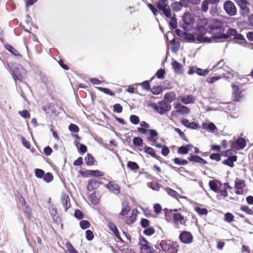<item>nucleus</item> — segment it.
Instances as JSON below:
<instances>
[{
	"label": "nucleus",
	"instance_id": "33",
	"mask_svg": "<svg viewBox=\"0 0 253 253\" xmlns=\"http://www.w3.org/2000/svg\"><path fill=\"white\" fill-rule=\"evenodd\" d=\"M88 173L90 175L95 176V177H100V176H102L104 175V173L103 172L98 170H89Z\"/></svg>",
	"mask_w": 253,
	"mask_h": 253
},
{
	"label": "nucleus",
	"instance_id": "11",
	"mask_svg": "<svg viewBox=\"0 0 253 253\" xmlns=\"http://www.w3.org/2000/svg\"><path fill=\"white\" fill-rule=\"evenodd\" d=\"M179 239L181 242L188 244L192 243L193 236L192 234L188 231H182L179 235Z\"/></svg>",
	"mask_w": 253,
	"mask_h": 253
},
{
	"label": "nucleus",
	"instance_id": "25",
	"mask_svg": "<svg viewBox=\"0 0 253 253\" xmlns=\"http://www.w3.org/2000/svg\"><path fill=\"white\" fill-rule=\"evenodd\" d=\"M4 46L5 48L13 55L16 56L22 57V55L20 54V53L11 45L5 44Z\"/></svg>",
	"mask_w": 253,
	"mask_h": 253
},
{
	"label": "nucleus",
	"instance_id": "52",
	"mask_svg": "<svg viewBox=\"0 0 253 253\" xmlns=\"http://www.w3.org/2000/svg\"><path fill=\"white\" fill-rule=\"evenodd\" d=\"M18 114L23 118H30V114L27 110L19 111Z\"/></svg>",
	"mask_w": 253,
	"mask_h": 253
},
{
	"label": "nucleus",
	"instance_id": "29",
	"mask_svg": "<svg viewBox=\"0 0 253 253\" xmlns=\"http://www.w3.org/2000/svg\"><path fill=\"white\" fill-rule=\"evenodd\" d=\"M247 5L240 6V13L243 17L247 16L250 12V9L247 6Z\"/></svg>",
	"mask_w": 253,
	"mask_h": 253
},
{
	"label": "nucleus",
	"instance_id": "6",
	"mask_svg": "<svg viewBox=\"0 0 253 253\" xmlns=\"http://www.w3.org/2000/svg\"><path fill=\"white\" fill-rule=\"evenodd\" d=\"M222 23L217 19H213L211 20V23L210 25V32L213 34V36L211 37H213L214 35L219 34V33H221V32H223L224 29L222 26Z\"/></svg>",
	"mask_w": 253,
	"mask_h": 253
},
{
	"label": "nucleus",
	"instance_id": "48",
	"mask_svg": "<svg viewBox=\"0 0 253 253\" xmlns=\"http://www.w3.org/2000/svg\"><path fill=\"white\" fill-rule=\"evenodd\" d=\"M169 18L170 19L169 23L170 27L172 29H175L177 27V20L176 18L171 16V18Z\"/></svg>",
	"mask_w": 253,
	"mask_h": 253
},
{
	"label": "nucleus",
	"instance_id": "61",
	"mask_svg": "<svg viewBox=\"0 0 253 253\" xmlns=\"http://www.w3.org/2000/svg\"><path fill=\"white\" fill-rule=\"evenodd\" d=\"M165 74V71L164 69H160L156 73V76L159 79H163Z\"/></svg>",
	"mask_w": 253,
	"mask_h": 253
},
{
	"label": "nucleus",
	"instance_id": "36",
	"mask_svg": "<svg viewBox=\"0 0 253 253\" xmlns=\"http://www.w3.org/2000/svg\"><path fill=\"white\" fill-rule=\"evenodd\" d=\"M85 162L87 165H92L94 164V158L90 154H87L84 159Z\"/></svg>",
	"mask_w": 253,
	"mask_h": 253
},
{
	"label": "nucleus",
	"instance_id": "41",
	"mask_svg": "<svg viewBox=\"0 0 253 253\" xmlns=\"http://www.w3.org/2000/svg\"><path fill=\"white\" fill-rule=\"evenodd\" d=\"M42 178L43 180L47 183L51 182L53 179L52 174L50 172H47L46 173L44 174Z\"/></svg>",
	"mask_w": 253,
	"mask_h": 253
},
{
	"label": "nucleus",
	"instance_id": "63",
	"mask_svg": "<svg viewBox=\"0 0 253 253\" xmlns=\"http://www.w3.org/2000/svg\"><path fill=\"white\" fill-rule=\"evenodd\" d=\"M108 227L109 229L113 232H116L118 234V230L116 226L112 222H109L108 223Z\"/></svg>",
	"mask_w": 253,
	"mask_h": 253
},
{
	"label": "nucleus",
	"instance_id": "19",
	"mask_svg": "<svg viewBox=\"0 0 253 253\" xmlns=\"http://www.w3.org/2000/svg\"><path fill=\"white\" fill-rule=\"evenodd\" d=\"M174 107L176 109V112L181 114H188L190 112L189 108L179 103L176 104Z\"/></svg>",
	"mask_w": 253,
	"mask_h": 253
},
{
	"label": "nucleus",
	"instance_id": "22",
	"mask_svg": "<svg viewBox=\"0 0 253 253\" xmlns=\"http://www.w3.org/2000/svg\"><path fill=\"white\" fill-rule=\"evenodd\" d=\"M209 184L211 190L215 192H217L219 189V185H221V183L217 180H210Z\"/></svg>",
	"mask_w": 253,
	"mask_h": 253
},
{
	"label": "nucleus",
	"instance_id": "3",
	"mask_svg": "<svg viewBox=\"0 0 253 253\" xmlns=\"http://www.w3.org/2000/svg\"><path fill=\"white\" fill-rule=\"evenodd\" d=\"M151 106L160 115H164L170 110L171 105L164 100L159 101L157 104L153 103Z\"/></svg>",
	"mask_w": 253,
	"mask_h": 253
},
{
	"label": "nucleus",
	"instance_id": "15",
	"mask_svg": "<svg viewBox=\"0 0 253 253\" xmlns=\"http://www.w3.org/2000/svg\"><path fill=\"white\" fill-rule=\"evenodd\" d=\"M210 70H209L208 69H205V70H203L201 68L191 67L190 68V69L189 70L188 74L189 75H192V74L196 73L199 76H205L209 73V72Z\"/></svg>",
	"mask_w": 253,
	"mask_h": 253
},
{
	"label": "nucleus",
	"instance_id": "28",
	"mask_svg": "<svg viewBox=\"0 0 253 253\" xmlns=\"http://www.w3.org/2000/svg\"><path fill=\"white\" fill-rule=\"evenodd\" d=\"M175 98V94L173 92L167 93L164 96V99L169 103L172 102Z\"/></svg>",
	"mask_w": 253,
	"mask_h": 253
},
{
	"label": "nucleus",
	"instance_id": "21",
	"mask_svg": "<svg viewBox=\"0 0 253 253\" xmlns=\"http://www.w3.org/2000/svg\"><path fill=\"white\" fill-rule=\"evenodd\" d=\"M180 100L183 103L185 104H188L193 103L195 100V97L192 95H187L182 96L180 98Z\"/></svg>",
	"mask_w": 253,
	"mask_h": 253
},
{
	"label": "nucleus",
	"instance_id": "40",
	"mask_svg": "<svg viewBox=\"0 0 253 253\" xmlns=\"http://www.w3.org/2000/svg\"><path fill=\"white\" fill-rule=\"evenodd\" d=\"M99 183L94 180H91L87 186V188L89 190H92L93 189H96L98 186Z\"/></svg>",
	"mask_w": 253,
	"mask_h": 253
},
{
	"label": "nucleus",
	"instance_id": "5",
	"mask_svg": "<svg viewBox=\"0 0 253 253\" xmlns=\"http://www.w3.org/2000/svg\"><path fill=\"white\" fill-rule=\"evenodd\" d=\"M139 245L141 253H156L155 250L151 247L150 243L143 237H139Z\"/></svg>",
	"mask_w": 253,
	"mask_h": 253
},
{
	"label": "nucleus",
	"instance_id": "37",
	"mask_svg": "<svg viewBox=\"0 0 253 253\" xmlns=\"http://www.w3.org/2000/svg\"><path fill=\"white\" fill-rule=\"evenodd\" d=\"M127 167L131 170H136L139 169V166L135 162L128 161L127 163Z\"/></svg>",
	"mask_w": 253,
	"mask_h": 253
},
{
	"label": "nucleus",
	"instance_id": "32",
	"mask_svg": "<svg viewBox=\"0 0 253 253\" xmlns=\"http://www.w3.org/2000/svg\"><path fill=\"white\" fill-rule=\"evenodd\" d=\"M122 206L123 208L120 214L122 216H124L126 215L127 213L130 211V208L128 205L125 204L124 203L122 204Z\"/></svg>",
	"mask_w": 253,
	"mask_h": 253
},
{
	"label": "nucleus",
	"instance_id": "59",
	"mask_svg": "<svg viewBox=\"0 0 253 253\" xmlns=\"http://www.w3.org/2000/svg\"><path fill=\"white\" fill-rule=\"evenodd\" d=\"M69 129L71 131L78 132L79 131V127L75 124H71L69 126Z\"/></svg>",
	"mask_w": 253,
	"mask_h": 253
},
{
	"label": "nucleus",
	"instance_id": "18",
	"mask_svg": "<svg viewBox=\"0 0 253 253\" xmlns=\"http://www.w3.org/2000/svg\"><path fill=\"white\" fill-rule=\"evenodd\" d=\"M181 124L186 127L192 129H196L200 127L199 125L195 122H190L188 120L184 119L181 121Z\"/></svg>",
	"mask_w": 253,
	"mask_h": 253
},
{
	"label": "nucleus",
	"instance_id": "42",
	"mask_svg": "<svg viewBox=\"0 0 253 253\" xmlns=\"http://www.w3.org/2000/svg\"><path fill=\"white\" fill-rule=\"evenodd\" d=\"M129 120L132 124L135 125L138 124L140 122L139 117L135 115H130Z\"/></svg>",
	"mask_w": 253,
	"mask_h": 253
},
{
	"label": "nucleus",
	"instance_id": "49",
	"mask_svg": "<svg viewBox=\"0 0 253 253\" xmlns=\"http://www.w3.org/2000/svg\"><path fill=\"white\" fill-rule=\"evenodd\" d=\"M35 173L37 177L39 178H42L44 175V171L41 169H36L35 170Z\"/></svg>",
	"mask_w": 253,
	"mask_h": 253
},
{
	"label": "nucleus",
	"instance_id": "8",
	"mask_svg": "<svg viewBox=\"0 0 253 253\" xmlns=\"http://www.w3.org/2000/svg\"><path fill=\"white\" fill-rule=\"evenodd\" d=\"M211 70L216 71L218 70H221L220 73L223 75L226 78H229V76H226L225 72L230 73V69L225 64L224 60H220L216 65L213 66Z\"/></svg>",
	"mask_w": 253,
	"mask_h": 253
},
{
	"label": "nucleus",
	"instance_id": "17",
	"mask_svg": "<svg viewBox=\"0 0 253 253\" xmlns=\"http://www.w3.org/2000/svg\"><path fill=\"white\" fill-rule=\"evenodd\" d=\"M61 201L65 211H66L70 208L71 206L70 198L69 196L65 194H62L61 197Z\"/></svg>",
	"mask_w": 253,
	"mask_h": 253
},
{
	"label": "nucleus",
	"instance_id": "53",
	"mask_svg": "<svg viewBox=\"0 0 253 253\" xmlns=\"http://www.w3.org/2000/svg\"><path fill=\"white\" fill-rule=\"evenodd\" d=\"M147 5L155 16L158 15L159 13L158 10L152 4L147 3Z\"/></svg>",
	"mask_w": 253,
	"mask_h": 253
},
{
	"label": "nucleus",
	"instance_id": "13",
	"mask_svg": "<svg viewBox=\"0 0 253 253\" xmlns=\"http://www.w3.org/2000/svg\"><path fill=\"white\" fill-rule=\"evenodd\" d=\"M233 89V96L234 101H239L244 96L242 94L243 90L240 91L238 86L234 84L231 85Z\"/></svg>",
	"mask_w": 253,
	"mask_h": 253
},
{
	"label": "nucleus",
	"instance_id": "45",
	"mask_svg": "<svg viewBox=\"0 0 253 253\" xmlns=\"http://www.w3.org/2000/svg\"><path fill=\"white\" fill-rule=\"evenodd\" d=\"M97 88L98 90H99L100 91L104 92V93H105L106 94H108V95H109L111 96L114 95V93H113L110 89H109L108 88L102 87H97Z\"/></svg>",
	"mask_w": 253,
	"mask_h": 253
},
{
	"label": "nucleus",
	"instance_id": "9",
	"mask_svg": "<svg viewBox=\"0 0 253 253\" xmlns=\"http://www.w3.org/2000/svg\"><path fill=\"white\" fill-rule=\"evenodd\" d=\"M223 8L226 13L230 16H234L236 14V8L233 2L230 0L225 1Z\"/></svg>",
	"mask_w": 253,
	"mask_h": 253
},
{
	"label": "nucleus",
	"instance_id": "60",
	"mask_svg": "<svg viewBox=\"0 0 253 253\" xmlns=\"http://www.w3.org/2000/svg\"><path fill=\"white\" fill-rule=\"evenodd\" d=\"M241 210L246 212L249 214L253 215V211L251 209H250L248 206H242L241 207Z\"/></svg>",
	"mask_w": 253,
	"mask_h": 253
},
{
	"label": "nucleus",
	"instance_id": "39",
	"mask_svg": "<svg viewBox=\"0 0 253 253\" xmlns=\"http://www.w3.org/2000/svg\"><path fill=\"white\" fill-rule=\"evenodd\" d=\"M171 7L175 11H179L182 8V5L180 3L175 1L172 3Z\"/></svg>",
	"mask_w": 253,
	"mask_h": 253
},
{
	"label": "nucleus",
	"instance_id": "58",
	"mask_svg": "<svg viewBox=\"0 0 253 253\" xmlns=\"http://www.w3.org/2000/svg\"><path fill=\"white\" fill-rule=\"evenodd\" d=\"M209 3V2L206 0H205L202 2V5H201V9L203 11L206 12L208 11V10L209 9V6H208Z\"/></svg>",
	"mask_w": 253,
	"mask_h": 253
},
{
	"label": "nucleus",
	"instance_id": "1",
	"mask_svg": "<svg viewBox=\"0 0 253 253\" xmlns=\"http://www.w3.org/2000/svg\"><path fill=\"white\" fill-rule=\"evenodd\" d=\"M156 249L159 250V253H177L178 245L170 240H162L159 245H155Z\"/></svg>",
	"mask_w": 253,
	"mask_h": 253
},
{
	"label": "nucleus",
	"instance_id": "57",
	"mask_svg": "<svg viewBox=\"0 0 253 253\" xmlns=\"http://www.w3.org/2000/svg\"><path fill=\"white\" fill-rule=\"evenodd\" d=\"M85 234L86 238L88 241L92 240L94 238L93 234L90 230H87L85 231Z\"/></svg>",
	"mask_w": 253,
	"mask_h": 253
},
{
	"label": "nucleus",
	"instance_id": "55",
	"mask_svg": "<svg viewBox=\"0 0 253 253\" xmlns=\"http://www.w3.org/2000/svg\"><path fill=\"white\" fill-rule=\"evenodd\" d=\"M113 108H114V109H113L114 112L119 113H120L122 112L123 107H122V105L120 104H118V103L115 104L114 105Z\"/></svg>",
	"mask_w": 253,
	"mask_h": 253
},
{
	"label": "nucleus",
	"instance_id": "10",
	"mask_svg": "<svg viewBox=\"0 0 253 253\" xmlns=\"http://www.w3.org/2000/svg\"><path fill=\"white\" fill-rule=\"evenodd\" d=\"M158 9L163 12V14L168 18H171L172 14L169 6L167 3H156Z\"/></svg>",
	"mask_w": 253,
	"mask_h": 253
},
{
	"label": "nucleus",
	"instance_id": "43",
	"mask_svg": "<svg viewBox=\"0 0 253 253\" xmlns=\"http://www.w3.org/2000/svg\"><path fill=\"white\" fill-rule=\"evenodd\" d=\"M89 199L92 204L94 205H97L99 202V200L95 193H91L89 196Z\"/></svg>",
	"mask_w": 253,
	"mask_h": 253
},
{
	"label": "nucleus",
	"instance_id": "47",
	"mask_svg": "<svg viewBox=\"0 0 253 253\" xmlns=\"http://www.w3.org/2000/svg\"><path fill=\"white\" fill-rule=\"evenodd\" d=\"M173 162L175 164L181 166H184L188 164V162L186 160H181L180 159L178 158H175L173 160Z\"/></svg>",
	"mask_w": 253,
	"mask_h": 253
},
{
	"label": "nucleus",
	"instance_id": "7",
	"mask_svg": "<svg viewBox=\"0 0 253 253\" xmlns=\"http://www.w3.org/2000/svg\"><path fill=\"white\" fill-rule=\"evenodd\" d=\"M137 130L139 132L143 134H145L148 132L149 133V136L148 137V140L153 143H154L156 139H158V133L155 129H149L142 127H138Z\"/></svg>",
	"mask_w": 253,
	"mask_h": 253
},
{
	"label": "nucleus",
	"instance_id": "64",
	"mask_svg": "<svg viewBox=\"0 0 253 253\" xmlns=\"http://www.w3.org/2000/svg\"><path fill=\"white\" fill-rule=\"evenodd\" d=\"M21 139L22 144L27 149L30 148V144L28 141H27L23 136H21Z\"/></svg>",
	"mask_w": 253,
	"mask_h": 253
},
{
	"label": "nucleus",
	"instance_id": "27",
	"mask_svg": "<svg viewBox=\"0 0 253 253\" xmlns=\"http://www.w3.org/2000/svg\"><path fill=\"white\" fill-rule=\"evenodd\" d=\"M165 190L169 196L175 199H177L180 197L179 194L176 191L170 188H166Z\"/></svg>",
	"mask_w": 253,
	"mask_h": 253
},
{
	"label": "nucleus",
	"instance_id": "23",
	"mask_svg": "<svg viewBox=\"0 0 253 253\" xmlns=\"http://www.w3.org/2000/svg\"><path fill=\"white\" fill-rule=\"evenodd\" d=\"M237 157L236 155L231 156L229 157L227 159L225 160L223 162V164L232 168L234 166L233 163L234 162H236L237 161Z\"/></svg>",
	"mask_w": 253,
	"mask_h": 253
},
{
	"label": "nucleus",
	"instance_id": "56",
	"mask_svg": "<svg viewBox=\"0 0 253 253\" xmlns=\"http://www.w3.org/2000/svg\"><path fill=\"white\" fill-rule=\"evenodd\" d=\"M174 131L178 133L180 136V137L182 138L183 140H185L186 141H187L186 139V136H185V134L183 131H181V130L178 128H174Z\"/></svg>",
	"mask_w": 253,
	"mask_h": 253
},
{
	"label": "nucleus",
	"instance_id": "24",
	"mask_svg": "<svg viewBox=\"0 0 253 253\" xmlns=\"http://www.w3.org/2000/svg\"><path fill=\"white\" fill-rule=\"evenodd\" d=\"M172 66L174 71L177 74H182V67L181 65L175 60H173L172 62Z\"/></svg>",
	"mask_w": 253,
	"mask_h": 253
},
{
	"label": "nucleus",
	"instance_id": "44",
	"mask_svg": "<svg viewBox=\"0 0 253 253\" xmlns=\"http://www.w3.org/2000/svg\"><path fill=\"white\" fill-rule=\"evenodd\" d=\"M234 219V215L230 212H227L224 214V220L227 222H231Z\"/></svg>",
	"mask_w": 253,
	"mask_h": 253
},
{
	"label": "nucleus",
	"instance_id": "4",
	"mask_svg": "<svg viewBox=\"0 0 253 253\" xmlns=\"http://www.w3.org/2000/svg\"><path fill=\"white\" fill-rule=\"evenodd\" d=\"M13 78L17 84V81H22L26 75V71L22 67L13 66L11 68Z\"/></svg>",
	"mask_w": 253,
	"mask_h": 253
},
{
	"label": "nucleus",
	"instance_id": "62",
	"mask_svg": "<svg viewBox=\"0 0 253 253\" xmlns=\"http://www.w3.org/2000/svg\"><path fill=\"white\" fill-rule=\"evenodd\" d=\"M140 223H141V225L142 227L146 228L148 227L149 224H150V222L147 219L142 218L141 220Z\"/></svg>",
	"mask_w": 253,
	"mask_h": 253
},
{
	"label": "nucleus",
	"instance_id": "12",
	"mask_svg": "<svg viewBox=\"0 0 253 253\" xmlns=\"http://www.w3.org/2000/svg\"><path fill=\"white\" fill-rule=\"evenodd\" d=\"M172 218L174 224L176 228H179V224L185 225L186 220L184 217L179 213L173 214Z\"/></svg>",
	"mask_w": 253,
	"mask_h": 253
},
{
	"label": "nucleus",
	"instance_id": "26",
	"mask_svg": "<svg viewBox=\"0 0 253 253\" xmlns=\"http://www.w3.org/2000/svg\"><path fill=\"white\" fill-rule=\"evenodd\" d=\"M183 21L186 26H190L193 24V20L189 13H185L183 16Z\"/></svg>",
	"mask_w": 253,
	"mask_h": 253
},
{
	"label": "nucleus",
	"instance_id": "34",
	"mask_svg": "<svg viewBox=\"0 0 253 253\" xmlns=\"http://www.w3.org/2000/svg\"><path fill=\"white\" fill-rule=\"evenodd\" d=\"M245 186V181L237 179L235 181L236 189H243Z\"/></svg>",
	"mask_w": 253,
	"mask_h": 253
},
{
	"label": "nucleus",
	"instance_id": "50",
	"mask_svg": "<svg viewBox=\"0 0 253 253\" xmlns=\"http://www.w3.org/2000/svg\"><path fill=\"white\" fill-rule=\"evenodd\" d=\"M80 225L81 228L83 229H85L89 227L90 223L87 220H83L80 221Z\"/></svg>",
	"mask_w": 253,
	"mask_h": 253
},
{
	"label": "nucleus",
	"instance_id": "2",
	"mask_svg": "<svg viewBox=\"0 0 253 253\" xmlns=\"http://www.w3.org/2000/svg\"><path fill=\"white\" fill-rule=\"evenodd\" d=\"M215 39H227L229 38H233L234 39L240 41L245 40L244 36L239 33H238L237 30L233 28L228 29L226 33H219L214 35L213 37Z\"/></svg>",
	"mask_w": 253,
	"mask_h": 253
},
{
	"label": "nucleus",
	"instance_id": "54",
	"mask_svg": "<svg viewBox=\"0 0 253 253\" xmlns=\"http://www.w3.org/2000/svg\"><path fill=\"white\" fill-rule=\"evenodd\" d=\"M189 149L186 146H181L178 150V153L180 154H186L188 153Z\"/></svg>",
	"mask_w": 253,
	"mask_h": 253
},
{
	"label": "nucleus",
	"instance_id": "16",
	"mask_svg": "<svg viewBox=\"0 0 253 253\" xmlns=\"http://www.w3.org/2000/svg\"><path fill=\"white\" fill-rule=\"evenodd\" d=\"M106 187L111 192L116 195H118L120 193V186L113 182H110L106 185Z\"/></svg>",
	"mask_w": 253,
	"mask_h": 253
},
{
	"label": "nucleus",
	"instance_id": "30",
	"mask_svg": "<svg viewBox=\"0 0 253 253\" xmlns=\"http://www.w3.org/2000/svg\"><path fill=\"white\" fill-rule=\"evenodd\" d=\"M202 126L204 129H209L211 131L217 129L216 126L212 123H210V124L204 123Z\"/></svg>",
	"mask_w": 253,
	"mask_h": 253
},
{
	"label": "nucleus",
	"instance_id": "31",
	"mask_svg": "<svg viewBox=\"0 0 253 253\" xmlns=\"http://www.w3.org/2000/svg\"><path fill=\"white\" fill-rule=\"evenodd\" d=\"M183 39L186 40L188 42H194L195 41V36L191 33L188 32L185 33L184 35Z\"/></svg>",
	"mask_w": 253,
	"mask_h": 253
},
{
	"label": "nucleus",
	"instance_id": "20",
	"mask_svg": "<svg viewBox=\"0 0 253 253\" xmlns=\"http://www.w3.org/2000/svg\"><path fill=\"white\" fill-rule=\"evenodd\" d=\"M188 160L190 162H193L203 165L207 164V162L206 161L197 155H191L188 158Z\"/></svg>",
	"mask_w": 253,
	"mask_h": 253
},
{
	"label": "nucleus",
	"instance_id": "35",
	"mask_svg": "<svg viewBox=\"0 0 253 253\" xmlns=\"http://www.w3.org/2000/svg\"><path fill=\"white\" fill-rule=\"evenodd\" d=\"M145 152L149 154L155 158H157L158 156L156 155L155 150L151 147H146L145 148Z\"/></svg>",
	"mask_w": 253,
	"mask_h": 253
},
{
	"label": "nucleus",
	"instance_id": "51",
	"mask_svg": "<svg viewBox=\"0 0 253 253\" xmlns=\"http://www.w3.org/2000/svg\"><path fill=\"white\" fill-rule=\"evenodd\" d=\"M155 233V229L153 227H147L143 231V233L147 236H151Z\"/></svg>",
	"mask_w": 253,
	"mask_h": 253
},
{
	"label": "nucleus",
	"instance_id": "14",
	"mask_svg": "<svg viewBox=\"0 0 253 253\" xmlns=\"http://www.w3.org/2000/svg\"><path fill=\"white\" fill-rule=\"evenodd\" d=\"M246 145V141L245 139L240 138L238 139L235 143L232 142L231 146L232 148L239 150L243 149Z\"/></svg>",
	"mask_w": 253,
	"mask_h": 253
},
{
	"label": "nucleus",
	"instance_id": "46",
	"mask_svg": "<svg viewBox=\"0 0 253 253\" xmlns=\"http://www.w3.org/2000/svg\"><path fill=\"white\" fill-rule=\"evenodd\" d=\"M132 142L134 145L140 146L143 144V139L139 137H135L133 138Z\"/></svg>",
	"mask_w": 253,
	"mask_h": 253
},
{
	"label": "nucleus",
	"instance_id": "38",
	"mask_svg": "<svg viewBox=\"0 0 253 253\" xmlns=\"http://www.w3.org/2000/svg\"><path fill=\"white\" fill-rule=\"evenodd\" d=\"M195 211L201 215H206L208 213V210L206 208H201L197 207L195 208Z\"/></svg>",
	"mask_w": 253,
	"mask_h": 253
}]
</instances>
